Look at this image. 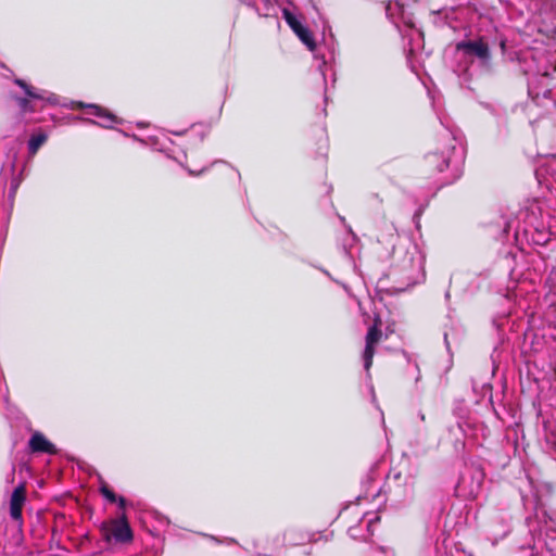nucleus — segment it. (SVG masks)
Returning <instances> with one entry per match:
<instances>
[{"instance_id": "obj_1", "label": "nucleus", "mask_w": 556, "mask_h": 556, "mask_svg": "<svg viewBox=\"0 0 556 556\" xmlns=\"http://www.w3.org/2000/svg\"><path fill=\"white\" fill-rule=\"evenodd\" d=\"M100 532L108 544H128L134 539L132 530L125 513L117 518L103 521L100 526Z\"/></svg>"}, {"instance_id": "obj_2", "label": "nucleus", "mask_w": 556, "mask_h": 556, "mask_svg": "<svg viewBox=\"0 0 556 556\" xmlns=\"http://www.w3.org/2000/svg\"><path fill=\"white\" fill-rule=\"evenodd\" d=\"M381 326H382V320L379 315H376L374 318V323L368 328V331L365 337L366 344H365V350L363 353V358H364V368L366 371H369L372 366L374 356L376 353L375 346L377 343L380 342V340L382 338Z\"/></svg>"}, {"instance_id": "obj_3", "label": "nucleus", "mask_w": 556, "mask_h": 556, "mask_svg": "<svg viewBox=\"0 0 556 556\" xmlns=\"http://www.w3.org/2000/svg\"><path fill=\"white\" fill-rule=\"evenodd\" d=\"M283 18L292 31L298 36V38L306 46V48L312 52L315 51L316 41L314 39L313 33L288 10H283Z\"/></svg>"}, {"instance_id": "obj_4", "label": "nucleus", "mask_w": 556, "mask_h": 556, "mask_svg": "<svg viewBox=\"0 0 556 556\" xmlns=\"http://www.w3.org/2000/svg\"><path fill=\"white\" fill-rule=\"evenodd\" d=\"M456 50L463 51L468 56H476L483 63L491 59L489 45L482 38L457 42Z\"/></svg>"}, {"instance_id": "obj_5", "label": "nucleus", "mask_w": 556, "mask_h": 556, "mask_svg": "<svg viewBox=\"0 0 556 556\" xmlns=\"http://www.w3.org/2000/svg\"><path fill=\"white\" fill-rule=\"evenodd\" d=\"M26 502V488L24 484L16 486L11 495L10 500V516L18 523L23 525V507Z\"/></svg>"}, {"instance_id": "obj_6", "label": "nucleus", "mask_w": 556, "mask_h": 556, "mask_svg": "<svg viewBox=\"0 0 556 556\" xmlns=\"http://www.w3.org/2000/svg\"><path fill=\"white\" fill-rule=\"evenodd\" d=\"M28 445L33 453H46L49 455H56L59 453L56 446L39 431L31 435Z\"/></svg>"}, {"instance_id": "obj_7", "label": "nucleus", "mask_w": 556, "mask_h": 556, "mask_svg": "<svg viewBox=\"0 0 556 556\" xmlns=\"http://www.w3.org/2000/svg\"><path fill=\"white\" fill-rule=\"evenodd\" d=\"M47 136L43 134H39L33 136L28 141V150L31 154H36L39 148L46 142Z\"/></svg>"}, {"instance_id": "obj_8", "label": "nucleus", "mask_w": 556, "mask_h": 556, "mask_svg": "<svg viewBox=\"0 0 556 556\" xmlns=\"http://www.w3.org/2000/svg\"><path fill=\"white\" fill-rule=\"evenodd\" d=\"M93 110V114L98 117L104 118L109 124H113L116 121V117L110 113L108 110L100 108L98 105L91 106Z\"/></svg>"}, {"instance_id": "obj_9", "label": "nucleus", "mask_w": 556, "mask_h": 556, "mask_svg": "<svg viewBox=\"0 0 556 556\" xmlns=\"http://www.w3.org/2000/svg\"><path fill=\"white\" fill-rule=\"evenodd\" d=\"M100 493L111 503H115L117 501L116 494L106 483L101 485Z\"/></svg>"}, {"instance_id": "obj_10", "label": "nucleus", "mask_w": 556, "mask_h": 556, "mask_svg": "<svg viewBox=\"0 0 556 556\" xmlns=\"http://www.w3.org/2000/svg\"><path fill=\"white\" fill-rule=\"evenodd\" d=\"M16 84L25 90V92H26V94H27L28 97H30V98H38V96H37L36 93H34V92H33L31 87H30V86H28L24 80H22V79H17V80H16Z\"/></svg>"}, {"instance_id": "obj_11", "label": "nucleus", "mask_w": 556, "mask_h": 556, "mask_svg": "<svg viewBox=\"0 0 556 556\" xmlns=\"http://www.w3.org/2000/svg\"><path fill=\"white\" fill-rule=\"evenodd\" d=\"M115 503L118 504L119 508L125 509L126 500L123 496L117 497V501Z\"/></svg>"}, {"instance_id": "obj_12", "label": "nucleus", "mask_w": 556, "mask_h": 556, "mask_svg": "<svg viewBox=\"0 0 556 556\" xmlns=\"http://www.w3.org/2000/svg\"><path fill=\"white\" fill-rule=\"evenodd\" d=\"M18 103H20V106L23 109V110H26L27 109V105L29 103V101L25 98H22L18 100Z\"/></svg>"}, {"instance_id": "obj_13", "label": "nucleus", "mask_w": 556, "mask_h": 556, "mask_svg": "<svg viewBox=\"0 0 556 556\" xmlns=\"http://www.w3.org/2000/svg\"><path fill=\"white\" fill-rule=\"evenodd\" d=\"M188 172H189V174H190V175H192V176H199V175H201V174H202L203 169H202V170H198V172H195V170H193V169H191V168H188Z\"/></svg>"}]
</instances>
